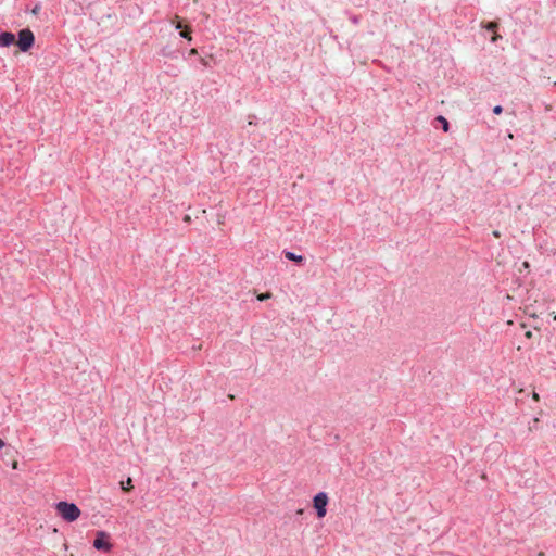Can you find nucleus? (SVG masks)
Listing matches in <instances>:
<instances>
[{
	"label": "nucleus",
	"mask_w": 556,
	"mask_h": 556,
	"mask_svg": "<svg viewBox=\"0 0 556 556\" xmlns=\"http://www.w3.org/2000/svg\"><path fill=\"white\" fill-rule=\"evenodd\" d=\"M110 535L104 531H98L93 541V547L98 551L110 552L112 544L109 541Z\"/></svg>",
	"instance_id": "nucleus-4"
},
{
	"label": "nucleus",
	"mask_w": 556,
	"mask_h": 556,
	"mask_svg": "<svg viewBox=\"0 0 556 556\" xmlns=\"http://www.w3.org/2000/svg\"><path fill=\"white\" fill-rule=\"evenodd\" d=\"M283 254L287 260L299 263V264L304 261V257L302 255H298L291 251H283Z\"/></svg>",
	"instance_id": "nucleus-8"
},
{
	"label": "nucleus",
	"mask_w": 556,
	"mask_h": 556,
	"mask_svg": "<svg viewBox=\"0 0 556 556\" xmlns=\"http://www.w3.org/2000/svg\"><path fill=\"white\" fill-rule=\"evenodd\" d=\"M121 488L124 492H129L134 489L132 480L131 478H128L126 481H121Z\"/></svg>",
	"instance_id": "nucleus-9"
},
{
	"label": "nucleus",
	"mask_w": 556,
	"mask_h": 556,
	"mask_svg": "<svg viewBox=\"0 0 556 556\" xmlns=\"http://www.w3.org/2000/svg\"><path fill=\"white\" fill-rule=\"evenodd\" d=\"M162 55H164V56H169V55H170V52H168L166 49H163V50H162Z\"/></svg>",
	"instance_id": "nucleus-17"
},
{
	"label": "nucleus",
	"mask_w": 556,
	"mask_h": 556,
	"mask_svg": "<svg viewBox=\"0 0 556 556\" xmlns=\"http://www.w3.org/2000/svg\"><path fill=\"white\" fill-rule=\"evenodd\" d=\"M198 54V50L195 48H192L190 51H189V55H197Z\"/></svg>",
	"instance_id": "nucleus-16"
},
{
	"label": "nucleus",
	"mask_w": 556,
	"mask_h": 556,
	"mask_svg": "<svg viewBox=\"0 0 556 556\" xmlns=\"http://www.w3.org/2000/svg\"><path fill=\"white\" fill-rule=\"evenodd\" d=\"M4 445H5L4 441H3L2 439H0V450H1L2 447H4Z\"/></svg>",
	"instance_id": "nucleus-18"
},
{
	"label": "nucleus",
	"mask_w": 556,
	"mask_h": 556,
	"mask_svg": "<svg viewBox=\"0 0 556 556\" xmlns=\"http://www.w3.org/2000/svg\"><path fill=\"white\" fill-rule=\"evenodd\" d=\"M58 514L67 522L77 520L80 516V509L74 503L59 502L55 506Z\"/></svg>",
	"instance_id": "nucleus-1"
},
{
	"label": "nucleus",
	"mask_w": 556,
	"mask_h": 556,
	"mask_svg": "<svg viewBox=\"0 0 556 556\" xmlns=\"http://www.w3.org/2000/svg\"><path fill=\"white\" fill-rule=\"evenodd\" d=\"M493 235H494L495 237H500V232H498V231H496V230H495V231H493Z\"/></svg>",
	"instance_id": "nucleus-21"
},
{
	"label": "nucleus",
	"mask_w": 556,
	"mask_h": 556,
	"mask_svg": "<svg viewBox=\"0 0 556 556\" xmlns=\"http://www.w3.org/2000/svg\"><path fill=\"white\" fill-rule=\"evenodd\" d=\"M328 501V495L325 492H319L314 496L313 506L316 509L318 518H323L326 516Z\"/></svg>",
	"instance_id": "nucleus-3"
},
{
	"label": "nucleus",
	"mask_w": 556,
	"mask_h": 556,
	"mask_svg": "<svg viewBox=\"0 0 556 556\" xmlns=\"http://www.w3.org/2000/svg\"><path fill=\"white\" fill-rule=\"evenodd\" d=\"M539 556H544V553H543V552H540V553H539Z\"/></svg>",
	"instance_id": "nucleus-22"
},
{
	"label": "nucleus",
	"mask_w": 556,
	"mask_h": 556,
	"mask_svg": "<svg viewBox=\"0 0 556 556\" xmlns=\"http://www.w3.org/2000/svg\"><path fill=\"white\" fill-rule=\"evenodd\" d=\"M437 121L439 123H441V126H442V129L444 132H447L450 130V123L444 116H442V115L438 116Z\"/></svg>",
	"instance_id": "nucleus-10"
},
{
	"label": "nucleus",
	"mask_w": 556,
	"mask_h": 556,
	"mask_svg": "<svg viewBox=\"0 0 556 556\" xmlns=\"http://www.w3.org/2000/svg\"><path fill=\"white\" fill-rule=\"evenodd\" d=\"M522 265H523V267H525V268H528V267H529V263H528V262H523V264H522Z\"/></svg>",
	"instance_id": "nucleus-20"
},
{
	"label": "nucleus",
	"mask_w": 556,
	"mask_h": 556,
	"mask_svg": "<svg viewBox=\"0 0 556 556\" xmlns=\"http://www.w3.org/2000/svg\"><path fill=\"white\" fill-rule=\"evenodd\" d=\"M16 41L15 35L10 31L0 34V47H10Z\"/></svg>",
	"instance_id": "nucleus-6"
},
{
	"label": "nucleus",
	"mask_w": 556,
	"mask_h": 556,
	"mask_svg": "<svg viewBox=\"0 0 556 556\" xmlns=\"http://www.w3.org/2000/svg\"><path fill=\"white\" fill-rule=\"evenodd\" d=\"M492 111L495 115H498L503 112V108L502 105H495Z\"/></svg>",
	"instance_id": "nucleus-13"
},
{
	"label": "nucleus",
	"mask_w": 556,
	"mask_h": 556,
	"mask_svg": "<svg viewBox=\"0 0 556 556\" xmlns=\"http://www.w3.org/2000/svg\"><path fill=\"white\" fill-rule=\"evenodd\" d=\"M271 298V293L270 292H265V293H261L260 295H257V300L258 301H266L268 299Z\"/></svg>",
	"instance_id": "nucleus-11"
},
{
	"label": "nucleus",
	"mask_w": 556,
	"mask_h": 556,
	"mask_svg": "<svg viewBox=\"0 0 556 556\" xmlns=\"http://www.w3.org/2000/svg\"><path fill=\"white\" fill-rule=\"evenodd\" d=\"M176 29H180V37L181 38H185L187 39L188 41H191L192 40V36H191V28L190 27H187V28H182L181 24L178 23L176 25Z\"/></svg>",
	"instance_id": "nucleus-7"
},
{
	"label": "nucleus",
	"mask_w": 556,
	"mask_h": 556,
	"mask_svg": "<svg viewBox=\"0 0 556 556\" xmlns=\"http://www.w3.org/2000/svg\"><path fill=\"white\" fill-rule=\"evenodd\" d=\"M481 26L483 28H485L486 30L494 33V35L491 38L492 42H496L498 39L502 38L501 35H497L495 33L497 30L498 26H500V24L497 22L493 21V22L482 23Z\"/></svg>",
	"instance_id": "nucleus-5"
},
{
	"label": "nucleus",
	"mask_w": 556,
	"mask_h": 556,
	"mask_svg": "<svg viewBox=\"0 0 556 556\" xmlns=\"http://www.w3.org/2000/svg\"><path fill=\"white\" fill-rule=\"evenodd\" d=\"M35 43V36L29 28H24L18 31L16 45L22 52H27Z\"/></svg>",
	"instance_id": "nucleus-2"
},
{
	"label": "nucleus",
	"mask_w": 556,
	"mask_h": 556,
	"mask_svg": "<svg viewBox=\"0 0 556 556\" xmlns=\"http://www.w3.org/2000/svg\"><path fill=\"white\" fill-rule=\"evenodd\" d=\"M533 399L539 400V394L533 392Z\"/></svg>",
	"instance_id": "nucleus-19"
},
{
	"label": "nucleus",
	"mask_w": 556,
	"mask_h": 556,
	"mask_svg": "<svg viewBox=\"0 0 556 556\" xmlns=\"http://www.w3.org/2000/svg\"><path fill=\"white\" fill-rule=\"evenodd\" d=\"M200 63L205 67L210 66L208 62L203 58L200 59Z\"/></svg>",
	"instance_id": "nucleus-14"
},
{
	"label": "nucleus",
	"mask_w": 556,
	"mask_h": 556,
	"mask_svg": "<svg viewBox=\"0 0 556 556\" xmlns=\"http://www.w3.org/2000/svg\"><path fill=\"white\" fill-rule=\"evenodd\" d=\"M351 21L352 23L357 24L359 22V17L354 15L351 17Z\"/></svg>",
	"instance_id": "nucleus-15"
},
{
	"label": "nucleus",
	"mask_w": 556,
	"mask_h": 556,
	"mask_svg": "<svg viewBox=\"0 0 556 556\" xmlns=\"http://www.w3.org/2000/svg\"><path fill=\"white\" fill-rule=\"evenodd\" d=\"M40 11H41V4H40V3H37V4L33 8L31 13H33L34 15H37V14H39V12H40Z\"/></svg>",
	"instance_id": "nucleus-12"
}]
</instances>
